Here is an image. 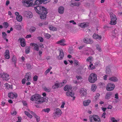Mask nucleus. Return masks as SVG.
Masks as SVG:
<instances>
[{
  "label": "nucleus",
  "instance_id": "nucleus-1",
  "mask_svg": "<svg viewBox=\"0 0 122 122\" xmlns=\"http://www.w3.org/2000/svg\"><path fill=\"white\" fill-rule=\"evenodd\" d=\"M30 100L32 101H35L37 104H41L43 102H46L48 101L47 98L45 97H41L39 94H36L33 95L30 97Z\"/></svg>",
  "mask_w": 122,
  "mask_h": 122
},
{
  "label": "nucleus",
  "instance_id": "nucleus-2",
  "mask_svg": "<svg viewBox=\"0 0 122 122\" xmlns=\"http://www.w3.org/2000/svg\"><path fill=\"white\" fill-rule=\"evenodd\" d=\"M28 111L29 112H27L25 111L24 113L28 117L30 118H31L32 117V115L30 114V113L32 115H34L35 118H36L37 122H39L40 120V118L39 116H37L34 112L31 111L29 110H28Z\"/></svg>",
  "mask_w": 122,
  "mask_h": 122
},
{
  "label": "nucleus",
  "instance_id": "nucleus-3",
  "mask_svg": "<svg viewBox=\"0 0 122 122\" xmlns=\"http://www.w3.org/2000/svg\"><path fill=\"white\" fill-rule=\"evenodd\" d=\"M35 9L36 12L38 14H41L44 10H46V9L42 6L38 5L35 7Z\"/></svg>",
  "mask_w": 122,
  "mask_h": 122
},
{
  "label": "nucleus",
  "instance_id": "nucleus-4",
  "mask_svg": "<svg viewBox=\"0 0 122 122\" xmlns=\"http://www.w3.org/2000/svg\"><path fill=\"white\" fill-rule=\"evenodd\" d=\"M88 80L91 83H93L95 82L97 80V76L96 74L94 73H91L89 76Z\"/></svg>",
  "mask_w": 122,
  "mask_h": 122
},
{
  "label": "nucleus",
  "instance_id": "nucleus-5",
  "mask_svg": "<svg viewBox=\"0 0 122 122\" xmlns=\"http://www.w3.org/2000/svg\"><path fill=\"white\" fill-rule=\"evenodd\" d=\"M111 21L110 24L112 25H115L117 23V18L115 15L113 13H111L110 14Z\"/></svg>",
  "mask_w": 122,
  "mask_h": 122
},
{
  "label": "nucleus",
  "instance_id": "nucleus-6",
  "mask_svg": "<svg viewBox=\"0 0 122 122\" xmlns=\"http://www.w3.org/2000/svg\"><path fill=\"white\" fill-rule=\"evenodd\" d=\"M24 5L25 6L28 7L34 6L33 0H25L24 2Z\"/></svg>",
  "mask_w": 122,
  "mask_h": 122
},
{
  "label": "nucleus",
  "instance_id": "nucleus-7",
  "mask_svg": "<svg viewBox=\"0 0 122 122\" xmlns=\"http://www.w3.org/2000/svg\"><path fill=\"white\" fill-rule=\"evenodd\" d=\"M90 120L91 122H100V119L97 115H93L90 117Z\"/></svg>",
  "mask_w": 122,
  "mask_h": 122
},
{
  "label": "nucleus",
  "instance_id": "nucleus-8",
  "mask_svg": "<svg viewBox=\"0 0 122 122\" xmlns=\"http://www.w3.org/2000/svg\"><path fill=\"white\" fill-rule=\"evenodd\" d=\"M61 111L60 109H56L55 112L53 114V117L54 118H55L60 116L61 114Z\"/></svg>",
  "mask_w": 122,
  "mask_h": 122
},
{
  "label": "nucleus",
  "instance_id": "nucleus-9",
  "mask_svg": "<svg viewBox=\"0 0 122 122\" xmlns=\"http://www.w3.org/2000/svg\"><path fill=\"white\" fill-rule=\"evenodd\" d=\"M0 77L2 78L3 80L7 81L10 79L9 75L5 73H1L0 74Z\"/></svg>",
  "mask_w": 122,
  "mask_h": 122
},
{
  "label": "nucleus",
  "instance_id": "nucleus-10",
  "mask_svg": "<svg viewBox=\"0 0 122 122\" xmlns=\"http://www.w3.org/2000/svg\"><path fill=\"white\" fill-rule=\"evenodd\" d=\"M115 87V85L112 83H109L107 85L106 87L107 90L108 91L113 90Z\"/></svg>",
  "mask_w": 122,
  "mask_h": 122
},
{
  "label": "nucleus",
  "instance_id": "nucleus-11",
  "mask_svg": "<svg viewBox=\"0 0 122 122\" xmlns=\"http://www.w3.org/2000/svg\"><path fill=\"white\" fill-rule=\"evenodd\" d=\"M24 15L28 19L32 18L33 16L32 13L29 11H25Z\"/></svg>",
  "mask_w": 122,
  "mask_h": 122
},
{
  "label": "nucleus",
  "instance_id": "nucleus-12",
  "mask_svg": "<svg viewBox=\"0 0 122 122\" xmlns=\"http://www.w3.org/2000/svg\"><path fill=\"white\" fill-rule=\"evenodd\" d=\"M79 93L81 97L85 96L87 94L86 90L85 89L82 88L79 91Z\"/></svg>",
  "mask_w": 122,
  "mask_h": 122
},
{
  "label": "nucleus",
  "instance_id": "nucleus-13",
  "mask_svg": "<svg viewBox=\"0 0 122 122\" xmlns=\"http://www.w3.org/2000/svg\"><path fill=\"white\" fill-rule=\"evenodd\" d=\"M17 96V94L15 93L10 92L8 94V97L10 98H16Z\"/></svg>",
  "mask_w": 122,
  "mask_h": 122
},
{
  "label": "nucleus",
  "instance_id": "nucleus-14",
  "mask_svg": "<svg viewBox=\"0 0 122 122\" xmlns=\"http://www.w3.org/2000/svg\"><path fill=\"white\" fill-rule=\"evenodd\" d=\"M119 32V30L118 29H115L114 30H113L112 32V37L114 38L118 36Z\"/></svg>",
  "mask_w": 122,
  "mask_h": 122
},
{
  "label": "nucleus",
  "instance_id": "nucleus-15",
  "mask_svg": "<svg viewBox=\"0 0 122 122\" xmlns=\"http://www.w3.org/2000/svg\"><path fill=\"white\" fill-rule=\"evenodd\" d=\"M83 41L84 43L86 44H92L93 42V41L91 39L87 38H85Z\"/></svg>",
  "mask_w": 122,
  "mask_h": 122
},
{
  "label": "nucleus",
  "instance_id": "nucleus-16",
  "mask_svg": "<svg viewBox=\"0 0 122 122\" xmlns=\"http://www.w3.org/2000/svg\"><path fill=\"white\" fill-rule=\"evenodd\" d=\"M89 25L88 23L87 22H84L78 24V26L82 28H85L88 27Z\"/></svg>",
  "mask_w": 122,
  "mask_h": 122
},
{
  "label": "nucleus",
  "instance_id": "nucleus-17",
  "mask_svg": "<svg viewBox=\"0 0 122 122\" xmlns=\"http://www.w3.org/2000/svg\"><path fill=\"white\" fill-rule=\"evenodd\" d=\"M47 13V10H44L43 12L41 13V14L40 15V17L41 19H44L45 18H46V14Z\"/></svg>",
  "mask_w": 122,
  "mask_h": 122
},
{
  "label": "nucleus",
  "instance_id": "nucleus-18",
  "mask_svg": "<svg viewBox=\"0 0 122 122\" xmlns=\"http://www.w3.org/2000/svg\"><path fill=\"white\" fill-rule=\"evenodd\" d=\"M66 95L67 96L72 97L73 100H74L75 99V97L74 96V94L73 92L68 91L66 92Z\"/></svg>",
  "mask_w": 122,
  "mask_h": 122
},
{
  "label": "nucleus",
  "instance_id": "nucleus-19",
  "mask_svg": "<svg viewBox=\"0 0 122 122\" xmlns=\"http://www.w3.org/2000/svg\"><path fill=\"white\" fill-rule=\"evenodd\" d=\"M30 45L34 47V50L37 51H38L39 50V47L38 45L37 44L31 43Z\"/></svg>",
  "mask_w": 122,
  "mask_h": 122
},
{
  "label": "nucleus",
  "instance_id": "nucleus-20",
  "mask_svg": "<svg viewBox=\"0 0 122 122\" xmlns=\"http://www.w3.org/2000/svg\"><path fill=\"white\" fill-rule=\"evenodd\" d=\"M62 86V85H61V84L59 83L58 82H56L55 85L52 86V88L54 89L57 88L59 87H61Z\"/></svg>",
  "mask_w": 122,
  "mask_h": 122
},
{
  "label": "nucleus",
  "instance_id": "nucleus-21",
  "mask_svg": "<svg viewBox=\"0 0 122 122\" xmlns=\"http://www.w3.org/2000/svg\"><path fill=\"white\" fill-rule=\"evenodd\" d=\"M59 52H60V55L59 56V58L60 60H61L63 59L64 56V53L62 50L61 49H60L59 50Z\"/></svg>",
  "mask_w": 122,
  "mask_h": 122
},
{
  "label": "nucleus",
  "instance_id": "nucleus-22",
  "mask_svg": "<svg viewBox=\"0 0 122 122\" xmlns=\"http://www.w3.org/2000/svg\"><path fill=\"white\" fill-rule=\"evenodd\" d=\"M5 57V58L9 59L10 58L9 51L8 50H6L4 53Z\"/></svg>",
  "mask_w": 122,
  "mask_h": 122
},
{
  "label": "nucleus",
  "instance_id": "nucleus-23",
  "mask_svg": "<svg viewBox=\"0 0 122 122\" xmlns=\"http://www.w3.org/2000/svg\"><path fill=\"white\" fill-rule=\"evenodd\" d=\"M31 76L30 73H26L25 75V78L26 79V81H29L31 80Z\"/></svg>",
  "mask_w": 122,
  "mask_h": 122
},
{
  "label": "nucleus",
  "instance_id": "nucleus-24",
  "mask_svg": "<svg viewBox=\"0 0 122 122\" xmlns=\"http://www.w3.org/2000/svg\"><path fill=\"white\" fill-rule=\"evenodd\" d=\"M93 37L94 39L100 40L102 39V36H99L98 35L95 33L93 35Z\"/></svg>",
  "mask_w": 122,
  "mask_h": 122
},
{
  "label": "nucleus",
  "instance_id": "nucleus-25",
  "mask_svg": "<svg viewBox=\"0 0 122 122\" xmlns=\"http://www.w3.org/2000/svg\"><path fill=\"white\" fill-rule=\"evenodd\" d=\"M109 80L113 82H117L118 81V79L115 76H112L110 77Z\"/></svg>",
  "mask_w": 122,
  "mask_h": 122
},
{
  "label": "nucleus",
  "instance_id": "nucleus-26",
  "mask_svg": "<svg viewBox=\"0 0 122 122\" xmlns=\"http://www.w3.org/2000/svg\"><path fill=\"white\" fill-rule=\"evenodd\" d=\"M64 7L63 6H61L58 8V12L60 14H62L64 13Z\"/></svg>",
  "mask_w": 122,
  "mask_h": 122
},
{
  "label": "nucleus",
  "instance_id": "nucleus-27",
  "mask_svg": "<svg viewBox=\"0 0 122 122\" xmlns=\"http://www.w3.org/2000/svg\"><path fill=\"white\" fill-rule=\"evenodd\" d=\"M19 40L20 41L21 46L22 47L25 46V39L24 38H20Z\"/></svg>",
  "mask_w": 122,
  "mask_h": 122
},
{
  "label": "nucleus",
  "instance_id": "nucleus-28",
  "mask_svg": "<svg viewBox=\"0 0 122 122\" xmlns=\"http://www.w3.org/2000/svg\"><path fill=\"white\" fill-rule=\"evenodd\" d=\"M91 102V101L90 100H85L83 102V104L84 106H88Z\"/></svg>",
  "mask_w": 122,
  "mask_h": 122
},
{
  "label": "nucleus",
  "instance_id": "nucleus-29",
  "mask_svg": "<svg viewBox=\"0 0 122 122\" xmlns=\"http://www.w3.org/2000/svg\"><path fill=\"white\" fill-rule=\"evenodd\" d=\"M86 51H88L89 52L90 54H94V52L91 48L87 47L86 48Z\"/></svg>",
  "mask_w": 122,
  "mask_h": 122
},
{
  "label": "nucleus",
  "instance_id": "nucleus-30",
  "mask_svg": "<svg viewBox=\"0 0 122 122\" xmlns=\"http://www.w3.org/2000/svg\"><path fill=\"white\" fill-rule=\"evenodd\" d=\"M112 94V93L111 92H108L107 93L105 97L106 99H109Z\"/></svg>",
  "mask_w": 122,
  "mask_h": 122
},
{
  "label": "nucleus",
  "instance_id": "nucleus-31",
  "mask_svg": "<svg viewBox=\"0 0 122 122\" xmlns=\"http://www.w3.org/2000/svg\"><path fill=\"white\" fill-rule=\"evenodd\" d=\"M71 89L72 87L71 86L68 85H66L64 87V89L65 91H67L70 90H71Z\"/></svg>",
  "mask_w": 122,
  "mask_h": 122
},
{
  "label": "nucleus",
  "instance_id": "nucleus-32",
  "mask_svg": "<svg viewBox=\"0 0 122 122\" xmlns=\"http://www.w3.org/2000/svg\"><path fill=\"white\" fill-rule=\"evenodd\" d=\"M42 2L41 0H36L34 4V5H38L41 4Z\"/></svg>",
  "mask_w": 122,
  "mask_h": 122
},
{
  "label": "nucleus",
  "instance_id": "nucleus-33",
  "mask_svg": "<svg viewBox=\"0 0 122 122\" xmlns=\"http://www.w3.org/2000/svg\"><path fill=\"white\" fill-rule=\"evenodd\" d=\"M66 41L65 39H62L57 41L56 42V44H61L63 43H65Z\"/></svg>",
  "mask_w": 122,
  "mask_h": 122
},
{
  "label": "nucleus",
  "instance_id": "nucleus-34",
  "mask_svg": "<svg viewBox=\"0 0 122 122\" xmlns=\"http://www.w3.org/2000/svg\"><path fill=\"white\" fill-rule=\"evenodd\" d=\"M49 28L50 30L53 31H56L57 30L56 28L51 25L49 26Z\"/></svg>",
  "mask_w": 122,
  "mask_h": 122
},
{
  "label": "nucleus",
  "instance_id": "nucleus-35",
  "mask_svg": "<svg viewBox=\"0 0 122 122\" xmlns=\"http://www.w3.org/2000/svg\"><path fill=\"white\" fill-rule=\"evenodd\" d=\"M16 19L19 22H20L22 20V16L20 15L16 16Z\"/></svg>",
  "mask_w": 122,
  "mask_h": 122
},
{
  "label": "nucleus",
  "instance_id": "nucleus-36",
  "mask_svg": "<svg viewBox=\"0 0 122 122\" xmlns=\"http://www.w3.org/2000/svg\"><path fill=\"white\" fill-rule=\"evenodd\" d=\"M92 61V56H89L87 58L86 60V61L87 62H89L91 63Z\"/></svg>",
  "mask_w": 122,
  "mask_h": 122
},
{
  "label": "nucleus",
  "instance_id": "nucleus-37",
  "mask_svg": "<svg viewBox=\"0 0 122 122\" xmlns=\"http://www.w3.org/2000/svg\"><path fill=\"white\" fill-rule=\"evenodd\" d=\"M50 109L49 108H46L42 110V111L46 112L48 113L50 111Z\"/></svg>",
  "mask_w": 122,
  "mask_h": 122
},
{
  "label": "nucleus",
  "instance_id": "nucleus-38",
  "mask_svg": "<svg viewBox=\"0 0 122 122\" xmlns=\"http://www.w3.org/2000/svg\"><path fill=\"white\" fill-rule=\"evenodd\" d=\"M96 88L97 86L96 85L94 84L92 85L91 89L93 91H95Z\"/></svg>",
  "mask_w": 122,
  "mask_h": 122
},
{
  "label": "nucleus",
  "instance_id": "nucleus-39",
  "mask_svg": "<svg viewBox=\"0 0 122 122\" xmlns=\"http://www.w3.org/2000/svg\"><path fill=\"white\" fill-rule=\"evenodd\" d=\"M36 30V28L34 27H32L30 29V31L31 32H34Z\"/></svg>",
  "mask_w": 122,
  "mask_h": 122
},
{
  "label": "nucleus",
  "instance_id": "nucleus-40",
  "mask_svg": "<svg viewBox=\"0 0 122 122\" xmlns=\"http://www.w3.org/2000/svg\"><path fill=\"white\" fill-rule=\"evenodd\" d=\"M44 36L47 39H49L51 36L50 35L47 33H45Z\"/></svg>",
  "mask_w": 122,
  "mask_h": 122
},
{
  "label": "nucleus",
  "instance_id": "nucleus-41",
  "mask_svg": "<svg viewBox=\"0 0 122 122\" xmlns=\"http://www.w3.org/2000/svg\"><path fill=\"white\" fill-rule=\"evenodd\" d=\"M2 37L4 39H5L6 38L7 35L4 32H3L2 33Z\"/></svg>",
  "mask_w": 122,
  "mask_h": 122
},
{
  "label": "nucleus",
  "instance_id": "nucleus-42",
  "mask_svg": "<svg viewBox=\"0 0 122 122\" xmlns=\"http://www.w3.org/2000/svg\"><path fill=\"white\" fill-rule=\"evenodd\" d=\"M51 68V67H50L49 68L45 71V74L46 75L49 72Z\"/></svg>",
  "mask_w": 122,
  "mask_h": 122
},
{
  "label": "nucleus",
  "instance_id": "nucleus-43",
  "mask_svg": "<svg viewBox=\"0 0 122 122\" xmlns=\"http://www.w3.org/2000/svg\"><path fill=\"white\" fill-rule=\"evenodd\" d=\"M30 47H28L26 49L25 52L26 54L29 53L30 52Z\"/></svg>",
  "mask_w": 122,
  "mask_h": 122
},
{
  "label": "nucleus",
  "instance_id": "nucleus-44",
  "mask_svg": "<svg viewBox=\"0 0 122 122\" xmlns=\"http://www.w3.org/2000/svg\"><path fill=\"white\" fill-rule=\"evenodd\" d=\"M15 28L18 30H20L21 28V27L20 25H16L15 26Z\"/></svg>",
  "mask_w": 122,
  "mask_h": 122
},
{
  "label": "nucleus",
  "instance_id": "nucleus-45",
  "mask_svg": "<svg viewBox=\"0 0 122 122\" xmlns=\"http://www.w3.org/2000/svg\"><path fill=\"white\" fill-rule=\"evenodd\" d=\"M4 27L5 28H7L8 26V24L6 22H5L3 24Z\"/></svg>",
  "mask_w": 122,
  "mask_h": 122
},
{
  "label": "nucleus",
  "instance_id": "nucleus-46",
  "mask_svg": "<svg viewBox=\"0 0 122 122\" xmlns=\"http://www.w3.org/2000/svg\"><path fill=\"white\" fill-rule=\"evenodd\" d=\"M38 45L39 47L41 48H43L44 47L43 45V44L41 43H39L38 44Z\"/></svg>",
  "mask_w": 122,
  "mask_h": 122
},
{
  "label": "nucleus",
  "instance_id": "nucleus-47",
  "mask_svg": "<svg viewBox=\"0 0 122 122\" xmlns=\"http://www.w3.org/2000/svg\"><path fill=\"white\" fill-rule=\"evenodd\" d=\"M106 72L107 74H110L111 72V70L109 68L106 69Z\"/></svg>",
  "mask_w": 122,
  "mask_h": 122
},
{
  "label": "nucleus",
  "instance_id": "nucleus-48",
  "mask_svg": "<svg viewBox=\"0 0 122 122\" xmlns=\"http://www.w3.org/2000/svg\"><path fill=\"white\" fill-rule=\"evenodd\" d=\"M44 90L48 92H49L51 91L50 89L49 88H48L46 87H45L44 88Z\"/></svg>",
  "mask_w": 122,
  "mask_h": 122
},
{
  "label": "nucleus",
  "instance_id": "nucleus-49",
  "mask_svg": "<svg viewBox=\"0 0 122 122\" xmlns=\"http://www.w3.org/2000/svg\"><path fill=\"white\" fill-rule=\"evenodd\" d=\"M89 67L91 69H94L95 67L92 64H91L89 65Z\"/></svg>",
  "mask_w": 122,
  "mask_h": 122
},
{
  "label": "nucleus",
  "instance_id": "nucleus-50",
  "mask_svg": "<svg viewBox=\"0 0 122 122\" xmlns=\"http://www.w3.org/2000/svg\"><path fill=\"white\" fill-rule=\"evenodd\" d=\"M12 61L15 63H16V56H13L12 59Z\"/></svg>",
  "mask_w": 122,
  "mask_h": 122
},
{
  "label": "nucleus",
  "instance_id": "nucleus-51",
  "mask_svg": "<svg viewBox=\"0 0 122 122\" xmlns=\"http://www.w3.org/2000/svg\"><path fill=\"white\" fill-rule=\"evenodd\" d=\"M96 49L98 50V51H100L101 50V48L98 45H97L96 46Z\"/></svg>",
  "mask_w": 122,
  "mask_h": 122
},
{
  "label": "nucleus",
  "instance_id": "nucleus-52",
  "mask_svg": "<svg viewBox=\"0 0 122 122\" xmlns=\"http://www.w3.org/2000/svg\"><path fill=\"white\" fill-rule=\"evenodd\" d=\"M41 42H42L43 41V38L41 37H38L37 38Z\"/></svg>",
  "mask_w": 122,
  "mask_h": 122
},
{
  "label": "nucleus",
  "instance_id": "nucleus-53",
  "mask_svg": "<svg viewBox=\"0 0 122 122\" xmlns=\"http://www.w3.org/2000/svg\"><path fill=\"white\" fill-rule=\"evenodd\" d=\"M111 120L112 122H117V121L115 119L114 117H112L111 118Z\"/></svg>",
  "mask_w": 122,
  "mask_h": 122
},
{
  "label": "nucleus",
  "instance_id": "nucleus-54",
  "mask_svg": "<svg viewBox=\"0 0 122 122\" xmlns=\"http://www.w3.org/2000/svg\"><path fill=\"white\" fill-rule=\"evenodd\" d=\"M26 66L27 67V68L28 69H31V66L30 64H26Z\"/></svg>",
  "mask_w": 122,
  "mask_h": 122
},
{
  "label": "nucleus",
  "instance_id": "nucleus-55",
  "mask_svg": "<svg viewBox=\"0 0 122 122\" xmlns=\"http://www.w3.org/2000/svg\"><path fill=\"white\" fill-rule=\"evenodd\" d=\"M42 3H43L44 4H46L49 2V1L47 0H41Z\"/></svg>",
  "mask_w": 122,
  "mask_h": 122
},
{
  "label": "nucleus",
  "instance_id": "nucleus-56",
  "mask_svg": "<svg viewBox=\"0 0 122 122\" xmlns=\"http://www.w3.org/2000/svg\"><path fill=\"white\" fill-rule=\"evenodd\" d=\"M102 76L103 77V78L104 80H106L107 79V75L103 74Z\"/></svg>",
  "mask_w": 122,
  "mask_h": 122
},
{
  "label": "nucleus",
  "instance_id": "nucleus-57",
  "mask_svg": "<svg viewBox=\"0 0 122 122\" xmlns=\"http://www.w3.org/2000/svg\"><path fill=\"white\" fill-rule=\"evenodd\" d=\"M11 113L12 115H15L16 113V112L14 110H12L11 112Z\"/></svg>",
  "mask_w": 122,
  "mask_h": 122
},
{
  "label": "nucleus",
  "instance_id": "nucleus-58",
  "mask_svg": "<svg viewBox=\"0 0 122 122\" xmlns=\"http://www.w3.org/2000/svg\"><path fill=\"white\" fill-rule=\"evenodd\" d=\"M66 82V80H64L62 83H60V84H61V85H62V86L64 85L65 84Z\"/></svg>",
  "mask_w": 122,
  "mask_h": 122
},
{
  "label": "nucleus",
  "instance_id": "nucleus-59",
  "mask_svg": "<svg viewBox=\"0 0 122 122\" xmlns=\"http://www.w3.org/2000/svg\"><path fill=\"white\" fill-rule=\"evenodd\" d=\"M75 63L76 65L79 66L80 65L78 61L76 60H74Z\"/></svg>",
  "mask_w": 122,
  "mask_h": 122
},
{
  "label": "nucleus",
  "instance_id": "nucleus-60",
  "mask_svg": "<svg viewBox=\"0 0 122 122\" xmlns=\"http://www.w3.org/2000/svg\"><path fill=\"white\" fill-rule=\"evenodd\" d=\"M81 5V3L79 2H76L75 3V6H79Z\"/></svg>",
  "mask_w": 122,
  "mask_h": 122
},
{
  "label": "nucleus",
  "instance_id": "nucleus-61",
  "mask_svg": "<svg viewBox=\"0 0 122 122\" xmlns=\"http://www.w3.org/2000/svg\"><path fill=\"white\" fill-rule=\"evenodd\" d=\"M5 87L8 88H10V86L8 84L6 83L5 84Z\"/></svg>",
  "mask_w": 122,
  "mask_h": 122
},
{
  "label": "nucleus",
  "instance_id": "nucleus-62",
  "mask_svg": "<svg viewBox=\"0 0 122 122\" xmlns=\"http://www.w3.org/2000/svg\"><path fill=\"white\" fill-rule=\"evenodd\" d=\"M65 104V102H63L62 103L61 105V107L63 108L64 107V106Z\"/></svg>",
  "mask_w": 122,
  "mask_h": 122
},
{
  "label": "nucleus",
  "instance_id": "nucleus-63",
  "mask_svg": "<svg viewBox=\"0 0 122 122\" xmlns=\"http://www.w3.org/2000/svg\"><path fill=\"white\" fill-rule=\"evenodd\" d=\"M37 76H35L33 78L34 81H37Z\"/></svg>",
  "mask_w": 122,
  "mask_h": 122
},
{
  "label": "nucleus",
  "instance_id": "nucleus-64",
  "mask_svg": "<svg viewBox=\"0 0 122 122\" xmlns=\"http://www.w3.org/2000/svg\"><path fill=\"white\" fill-rule=\"evenodd\" d=\"M100 96V94L99 93H97L96 94V96L95 97V99H97L98 97H99Z\"/></svg>",
  "mask_w": 122,
  "mask_h": 122
}]
</instances>
